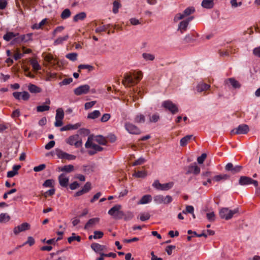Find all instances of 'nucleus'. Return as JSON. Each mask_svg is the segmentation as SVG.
<instances>
[{"mask_svg":"<svg viewBox=\"0 0 260 260\" xmlns=\"http://www.w3.org/2000/svg\"><path fill=\"white\" fill-rule=\"evenodd\" d=\"M69 38L68 35H64V36L59 37L57 38L53 42V44L55 46L62 44L64 42L66 41Z\"/></svg>","mask_w":260,"mask_h":260,"instance_id":"25","label":"nucleus"},{"mask_svg":"<svg viewBox=\"0 0 260 260\" xmlns=\"http://www.w3.org/2000/svg\"><path fill=\"white\" fill-rule=\"evenodd\" d=\"M192 19L193 17H190L185 20L181 21L178 25V30L180 31L181 34L185 31L188 26L189 22H190Z\"/></svg>","mask_w":260,"mask_h":260,"instance_id":"12","label":"nucleus"},{"mask_svg":"<svg viewBox=\"0 0 260 260\" xmlns=\"http://www.w3.org/2000/svg\"><path fill=\"white\" fill-rule=\"evenodd\" d=\"M78 54L77 53H68L66 55V58L72 61H75L77 60Z\"/></svg>","mask_w":260,"mask_h":260,"instance_id":"49","label":"nucleus"},{"mask_svg":"<svg viewBox=\"0 0 260 260\" xmlns=\"http://www.w3.org/2000/svg\"><path fill=\"white\" fill-rule=\"evenodd\" d=\"M125 128L126 130L131 134L134 135H138L141 133V131L140 129L133 124V123L129 122H126L125 124Z\"/></svg>","mask_w":260,"mask_h":260,"instance_id":"10","label":"nucleus"},{"mask_svg":"<svg viewBox=\"0 0 260 260\" xmlns=\"http://www.w3.org/2000/svg\"><path fill=\"white\" fill-rule=\"evenodd\" d=\"M121 208L120 205H116L108 211V213L115 219H121L124 216V213L120 210Z\"/></svg>","mask_w":260,"mask_h":260,"instance_id":"3","label":"nucleus"},{"mask_svg":"<svg viewBox=\"0 0 260 260\" xmlns=\"http://www.w3.org/2000/svg\"><path fill=\"white\" fill-rule=\"evenodd\" d=\"M21 168L20 165H15L13 167L11 171H8L7 173V177L12 178L18 174V170Z\"/></svg>","mask_w":260,"mask_h":260,"instance_id":"22","label":"nucleus"},{"mask_svg":"<svg viewBox=\"0 0 260 260\" xmlns=\"http://www.w3.org/2000/svg\"><path fill=\"white\" fill-rule=\"evenodd\" d=\"M75 240L80 242L81 241V237L79 236H76L75 233H72V236L68 238V241L70 243Z\"/></svg>","mask_w":260,"mask_h":260,"instance_id":"45","label":"nucleus"},{"mask_svg":"<svg viewBox=\"0 0 260 260\" xmlns=\"http://www.w3.org/2000/svg\"><path fill=\"white\" fill-rule=\"evenodd\" d=\"M30 64L32 66L34 70L38 71L41 69V66H40L38 61L36 59H31L30 60Z\"/></svg>","mask_w":260,"mask_h":260,"instance_id":"44","label":"nucleus"},{"mask_svg":"<svg viewBox=\"0 0 260 260\" xmlns=\"http://www.w3.org/2000/svg\"><path fill=\"white\" fill-rule=\"evenodd\" d=\"M89 91L90 86L87 84H84L75 88L74 92L76 95H81L87 94Z\"/></svg>","mask_w":260,"mask_h":260,"instance_id":"9","label":"nucleus"},{"mask_svg":"<svg viewBox=\"0 0 260 260\" xmlns=\"http://www.w3.org/2000/svg\"><path fill=\"white\" fill-rule=\"evenodd\" d=\"M101 115V113L99 110H94L93 112L89 113L87 115L88 119H94L99 117Z\"/></svg>","mask_w":260,"mask_h":260,"instance_id":"34","label":"nucleus"},{"mask_svg":"<svg viewBox=\"0 0 260 260\" xmlns=\"http://www.w3.org/2000/svg\"><path fill=\"white\" fill-rule=\"evenodd\" d=\"M93 141V137L89 136L85 144V147L86 148H91L92 149L88 151V154L90 155H92L98 152L103 150L102 147L94 144Z\"/></svg>","mask_w":260,"mask_h":260,"instance_id":"1","label":"nucleus"},{"mask_svg":"<svg viewBox=\"0 0 260 260\" xmlns=\"http://www.w3.org/2000/svg\"><path fill=\"white\" fill-rule=\"evenodd\" d=\"M249 131V126L247 124L239 125L237 128L231 131V134H246Z\"/></svg>","mask_w":260,"mask_h":260,"instance_id":"7","label":"nucleus"},{"mask_svg":"<svg viewBox=\"0 0 260 260\" xmlns=\"http://www.w3.org/2000/svg\"><path fill=\"white\" fill-rule=\"evenodd\" d=\"M192 135H187L183 138H182L180 140V145L181 146H186L188 142L190 140V139L192 138Z\"/></svg>","mask_w":260,"mask_h":260,"instance_id":"33","label":"nucleus"},{"mask_svg":"<svg viewBox=\"0 0 260 260\" xmlns=\"http://www.w3.org/2000/svg\"><path fill=\"white\" fill-rule=\"evenodd\" d=\"M79 71L80 72L82 69H87L89 71H91L93 70V67L89 64H80L78 66Z\"/></svg>","mask_w":260,"mask_h":260,"instance_id":"53","label":"nucleus"},{"mask_svg":"<svg viewBox=\"0 0 260 260\" xmlns=\"http://www.w3.org/2000/svg\"><path fill=\"white\" fill-rule=\"evenodd\" d=\"M32 33H29L26 35H21L15 39V41L18 43L24 42L27 43L32 40Z\"/></svg>","mask_w":260,"mask_h":260,"instance_id":"16","label":"nucleus"},{"mask_svg":"<svg viewBox=\"0 0 260 260\" xmlns=\"http://www.w3.org/2000/svg\"><path fill=\"white\" fill-rule=\"evenodd\" d=\"M195 11V9L193 7H189L187 8L184 10L182 13H177L174 17V21L177 22L178 21L183 19L184 17L189 16V15L193 13Z\"/></svg>","mask_w":260,"mask_h":260,"instance_id":"4","label":"nucleus"},{"mask_svg":"<svg viewBox=\"0 0 260 260\" xmlns=\"http://www.w3.org/2000/svg\"><path fill=\"white\" fill-rule=\"evenodd\" d=\"M120 6V4L118 1H115L113 2V12L114 14H116L118 12V9L119 8Z\"/></svg>","mask_w":260,"mask_h":260,"instance_id":"51","label":"nucleus"},{"mask_svg":"<svg viewBox=\"0 0 260 260\" xmlns=\"http://www.w3.org/2000/svg\"><path fill=\"white\" fill-rule=\"evenodd\" d=\"M47 22V19H43L40 23H35L32 26L31 28L33 29H39L40 28H41L42 27L45 25V24Z\"/></svg>","mask_w":260,"mask_h":260,"instance_id":"35","label":"nucleus"},{"mask_svg":"<svg viewBox=\"0 0 260 260\" xmlns=\"http://www.w3.org/2000/svg\"><path fill=\"white\" fill-rule=\"evenodd\" d=\"M29 229L30 224L27 222H24L20 225L15 226L13 229V233L15 235H17L20 232L25 231Z\"/></svg>","mask_w":260,"mask_h":260,"instance_id":"13","label":"nucleus"},{"mask_svg":"<svg viewBox=\"0 0 260 260\" xmlns=\"http://www.w3.org/2000/svg\"><path fill=\"white\" fill-rule=\"evenodd\" d=\"M152 201V197L150 194H146L142 197L140 201L138 203V204H148Z\"/></svg>","mask_w":260,"mask_h":260,"instance_id":"26","label":"nucleus"},{"mask_svg":"<svg viewBox=\"0 0 260 260\" xmlns=\"http://www.w3.org/2000/svg\"><path fill=\"white\" fill-rule=\"evenodd\" d=\"M147 176V172L145 171L136 172L133 176L137 178H145Z\"/></svg>","mask_w":260,"mask_h":260,"instance_id":"46","label":"nucleus"},{"mask_svg":"<svg viewBox=\"0 0 260 260\" xmlns=\"http://www.w3.org/2000/svg\"><path fill=\"white\" fill-rule=\"evenodd\" d=\"M55 119H63L64 117V112L62 108H58L56 111Z\"/></svg>","mask_w":260,"mask_h":260,"instance_id":"42","label":"nucleus"},{"mask_svg":"<svg viewBox=\"0 0 260 260\" xmlns=\"http://www.w3.org/2000/svg\"><path fill=\"white\" fill-rule=\"evenodd\" d=\"M86 14L85 12H81L76 14L74 17V21H78L79 20H82L85 18Z\"/></svg>","mask_w":260,"mask_h":260,"instance_id":"37","label":"nucleus"},{"mask_svg":"<svg viewBox=\"0 0 260 260\" xmlns=\"http://www.w3.org/2000/svg\"><path fill=\"white\" fill-rule=\"evenodd\" d=\"M162 106L170 111L173 114H175L178 112V108L177 105L170 100L163 102L162 103Z\"/></svg>","mask_w":260,"mask_h":260,"instance_id":"6","label":"nucleus"},{"mask_svg":"<svg viewBox=\"0 0 260 260\" xmlns=\"http://www.w3.org/2000/svg\"><path fill=\"white\" fill-rule=\"evenodd\" d=\"M44 59L46 61L53 64H55L57 62V60L54 59L53 56L51 54L45 55Z\"/></svg>","mask_w":260,"mask_h":260,"instance_id":"41","label":"nucleus"},{"mask_svg":"<svg viewBox=\"0 0 260 260\" xmlns=\"http://www.w3.org/2000/svg\"><path fill=\"white\" fill-rule=\"evenodd\" d=\"M81 126V124L77 123L75 124H68L60 128L61 131H65L71 129H77Z\"/></svg>","mask_w":260,"mask_h":260,"instance_id":"21","label":"nucleus"},{"mask_svg":"<svg viewBox=\"0 0 260 260\" xmlns=\"http://www.w3.org/2000/svg\"><path fill=\"white\" fill-rule=\"evenodd\" d=\"M207 157V155L205 153H203L200 156L198 157L197 160L199 164H202L204 162L205 159Z\"/></svg>","mask_w":260,"mask_h":260,"instance_id":"60","label":"nucleus"},{"mask_svg":"<svg viewBox=\"0 0 260 260\" xmlns=\"http://www.w3.org/2000/svg\"><path fill=\"white\" fill-rule=\"evenodd\" d=\"M214 0H203L202 6L206 9H211L214 6Z\"/></svg>","mask_w":260,"mask_h":260,"instance_id":"27","label":"nucleus"},{"mask_svg":"<svg viewBox=\"0 0 260 260\" xmlns=\"http://www.w3.org/2000/svg\"><path fill=\"white\" fill-rule=\"evenodd\" d=\"M54 181L51 179L46 180L43 183V186L45 187H52Z\"/></svg>","mask_w":260,"mask_h":260,"instance_id":"64","label":"nucleus"},{"mask_svg":"<svg viewBox=\"0 0 260 260\" xmlns=\"http://www.w3.org/2000/svg\"><path fill=\"white\" fill-rule=\"evenodd\" d=\"M173 186V182H169L167 183L161 184V190H168L171 188Z\"/></svg>","mask_w":260,"mask_h":260,"instance_id":"50","label":"nucleus"},{"mask_svg":"<svg viewBox=\"0 0 260 260\" xmlns=\"http://www.w3.org/2000/svg\"><path fill=\"white\" fill-rule=\"evenodd\" d=\"M239 183L241 185H246L252 184L255 187H257L258 184L256 180H253L251 178L246 176H241L239 179Z\"/></svg>","mask_w":260,"mask_h":260,"instance_id":"8","label":"nucleus"},{"mask_svg":"<svg viewBox=\"0 0 260 260\" xmlns=\"http://www.w3.org/2000/svg\"><path fill=\"white\" fill-rule=\"evenodd\" d=\"M123 85L125 86H130L136 84L132 75L125 74L124 75V79L122 82Z\"/></svg>","mask_w":260,"mask_h":260,"instance_id":"14","label":"nucleus"},{"mask_svg":"<svg viewBox=\"0 0 260 260\" xmlns=\"http://www.w3.org/2000/svg\"><path fill=\"white\" fill-rule=\"evenodd\" d=\"M71 15V12L69 9H65L61 14V17L62 19H66L69 17Z\"/></svg>","mask_w":260,"mask_h":260,"instance_id":"54","label":"nucleus"},{"mask_svg":"<svg viewBox=\"0 0 260 260\" xmlns=\"http://www.w3.org/2000/svg\"><path fill=\"white\" fill-rule=\"evenodd\" d=\"M145 120L144 116L141 114L137 115L135 118V121L137 123H143Z\"/></svg>","mask_w":260,"mask_h":260,"instance_id":"47","label":"nucleus"},{"mask_svg":"<svg viewBox=\"0 0 260 260\" xmlns=\"http://www.w3.org/2000/svg\"><path fill=\"white\" fill-rule=\"evenodd\" d=\"M91 249L95 252L99 253L101 255V254H104L102 252L106 250L107 247L105 245H101L97 243H93L91 245Z\"/></svg>","mask_w":260,"mask_h":260,"instance_id":"18","label":"nucleus"},{"mask_svg":"<svg viewBox=\"0 0 260 260\" xmlns=\"http://www.w3.org/2000/svg\"><path fill=\"white\" fill-rule=\"evenodd\" d=\"M91 188V184L89 182H86L82 189L85 193L88 192Z\"/></svg>","mask_w":260,"mask_h":260,"instance_id":"61","label":"nucleus"},{"mask_svg":"<svg viewBox=\"0 0 260 260\" xmlns=\"http://www.w3.org/2000/svg\"><path fill=\"white\" fill-rule=\"evenodd\" d=\"M55 141H51L49 142L45 146V148L47 150H50L52 148H53L55 145Z\"/></svg>","mask_w":260,"mask_h":260,"instance_id":"62","label":"nucleus"},{"mask_svg":"<svg viewBox=\"0 0 260 260\" xmlns=\"http://www.w3.org/2000/svg\"><path fill=\"white\" fill-rule=\"evenodd\" d=\"M132 76L137 84L142 78V73L141 71L134 72Z\"/></svg>","mask_w":260,"mask_h":260,"instance_id":"38","label":"nucleus"},{"mask_svg":"<svg viewBox=\"0 0 260 260\" xmlns=\"http://www.w3.org/2000/svg\"><path fill=\"white\" fill-rule=\"evenodd\" d=\"M229 82L231 85L234 88H238L240 87L239 83L234 79L230 78L229 79Z\"/></svg>","mask_w":260,"mask_h":260,"instance_id":"56","label":"nucleus"},{"mask_svg":"<svg viewBox=\"0 0 260 260\" xmlns=\"http://www.w3.org/2000/svg\"><path fill=\"white\" fill-rule=\"evenodd\" d=\"M100 221V218L95 217L90 219L86 223L84 226V229L86 230H89L93 228Z\"/></svg>","mask_w":260,"mask_h":260,"instance_id":"20","label":"nucleus"},{"mask_svg":"<svg viewBox=\"0 0 260 260\" xmlns=\"http://www.w3.org/2000/svg\"><path fill=\"white\" fill-rule=\"evenodd\" d=\"M58 181L60 185L67 187L69 183V177L65 174L62 173L58 176Z\"/></svg>","mask_w":260,"mask_h":260,"instance_id":"17","label":"nucleus"},{"mask_svg":"<svg viewBox=\"0 0 260 260\" xmlns=\"http://www.w3.org/2000/svg\"><path fill=\"white\" fill-rule=\"evenodd\" d=\"M145 161V159L143 157H140L136 160L133 164V166H137L143 164Z\"/></svg>","mask_w":260,"mask_h":260,"instance_id":"63","label":"nucleus"},{"mask_svg":"<svg viewBox=\"0 0 260 260\" xmlns=\"http://www.w3.org/2000/svg\"><path fill=\"white\" fill-rule=\"evenodd\" d=\"M229 176L226 174L217 175L213 177V180L215 182H220L222 180H225L229 178Z\"/></svg>","mask_w":260,"mask_h":260,"instance_id":"31","label":"nucleus"},{"mask_svg":"<svg viewBox=\"0 0 260 260\" xmlns=\"http://www.w3.org/2000/svg\"><path fill=\"white\" fill-rule=\"evenodd\" d=\"M150 215L148 213H141L140 215V219L141 221H145L148 220L150 218Z\"/></svg>","mask_w":260,"mask_h":260,"instance_id":"57","label":"nucleus"},{"mask_svg":"<svg viewBox=\"0 0 260 260\" xmlns=\"http://www.w3.org/2000/svg\"><path fill=\"white\" fill-rule=\"evenodd\" d=\"M73 82V79L72 78H67L63 79L61 82L59 83L60 86L67 85Z\"/></svg>","mask_w":260,"mask_h":260,"instance_id":"52","label":"nucleus"},{"mask_svg":"<svg viewBox=\"0 0 260 260\" xmlns=\"http://www.w3.org/2000/svg\"><path fill=\"white\" fill-rule=\"evenodd\" d=\"M17 35H18V34H15L12 32H8L4 36L3 38L5 40L7 41H9L10 40L15 37Z\"/></svg>","mask_w":260,"mask_h":260,"instance_id":"40","label":"nucleus"},{"mask_svg":"<svg viewBox=\"0 0 260 260\" xmlns=\"http://www.w3.org/2000/svg\"><path fill=\"white\" fill-rule=\"evenodd\" d=\"M56 155L60 159H66L67 160H75L76 158L75 155L69 154L61 150H56Z\"/></svg>","mask_w":260,"mask_h":260,"instance_id":"11","label":"nucleus"},{"mask_svg":"<svg viewBox=\"0 0 260 260\" xmlns=\"http://www.w3.org/2000/svg\"><path fill=\"white\" fill-rule=\"evenodd\" d=\"M50 109V106L48 105H40L37 107V111L38 112H42Z\"/></svg>","mask_w":260,"mask_h":260,"instance_id":"48","label":"nucleus"},{"mask_svg":"<svg viewBox=\"0 0 260 260\" xmlns=\"http://www.w3.org/2000/svg\"><path fill=\"white\" fill-rule=\"evenodd\" d=\"M94 239H101L103 237L104 233L101 231H95L94 232Z\"/></svg>","mask_w":260,"mask_h":260,"instance_id":"59","label":"nucleus"},{"mask_svg":"<svg viewBox=\"0 0 260 260\" xmlns=\"http://www.w3.org/2000/svg\"><path fill=\"white\" fill-rule=\"evenodd\" d=\"M35 241V239L32 237L29 236L27 238V240L22 245H20L16 247V249L21 247L22 246L25 245V244H28L29 246H32L34 244Z\"/></svg>","mask_w":260,"mask_h":260,"instance_id":"43","label":"nucleus"},{"mask_svg":"<svg viewBox=\"0 0 260 260\" xmlns=\"http://www.w3.org/2000/svg\"><path fill=\"white\" fill-rule=\"evenodd\" d=\"M66 142L67 144L74 145L77 148L80 147L82 144V140L78 135L70 136L66 140Z\"/></svg>","mask_w":260,"mask_h":260,"instance_id":"5","label":"nucleus"},{"mask_svg":"<svg viewBox=\"0 0 260 260\" xmlns=\"http://www.w3.org/2000/svg\"><path fill=\"white\" fill-rule=\"evenodd\" d=\"M225 169L227 171H231L233 174H235L241 171L242 167L241 166H236L234 167L232 163L230 162L225 166Z\"/></svg>","mask_w":260,"mask_h":260,"instance_id":"19","label":"nucleus"},{"mask_svg":"<svg viewBox=\"0 0 260 260\" xmlns=\"http://www.w3.org/2000/svg\"><path fill=\"white\" fill-rule=\"evenodd\" d=\"M96 102L95 101L86 103L84 105L85 109L88 110L92 108L96 104Z\"/></svg>","mask_w":260,"mask_h":260,"instance_id":"58","label":"nucleus"},{"mask_svg":"<svg viewBox=\"0 0 260 260\" xmlns=\"http://www.w3.org/2000/svg\"><path fill=\"white\" fill-rule=\"evenodd\" d=\"M238 212V208L231 210L228 208H222L219 210V215L221 218L225 220H229L234 216V214Z\"/></svg>","mask_w":260,"mask_h":260,"instance_id":"2","label":"nucleus"},{"mask_svg":"<svg viewBox=\"0 0 260 260\" xmlns=\"http://www.w3.org/2000/svg\"><path fill=\"white\" fill-rule=\"evenodd\" d=\"M28 89L31 93H37L41 92V89L35 84H30L28 86Z\"/></svg>","mask_w":260,"mask_h":260,"instance_id":"29","label":"nucleus"},{"mask_svg":"<svg viewBox=\"0 0 260 260\" xmlns=\"http://www.w3.org/2000/svg\"><path fill=\"white\" fill-rule=\"evenodd\" d=\"M93 141L98 143L99 144H100L101 145H106V144L107 143V141H106L105 138H104L103 136H101V135L96 136L94 138L93 137Z\"/></svg>","mask_w":260,"mask_h":260,"instance_id":"30","label":"nucleus"},{"mask_svg":"<svg viewBox=\"0 0 260 260\" xmlns=\"http://www.w3.org/2000/svg\"><path fill=\"white\" fill-rule=\"evenodd\" d=\"M210 87V86L207 84L200 83L197 86L196 89L198 92H201L209 89Z\"/></svg>","mask_w":260,"mask_h":260,"instance_id":"23","label":"nucleus"},{"mask_svg":"<svg viewBox=\"0 0 260 260\" xmlns=\"http://www.w3.org/2000/svg\"><path fill=\"white\" fill-rule=\"evenodd\" d=\"M13 96L18 100L21 99L24 101H27L29 99L30 95L27 91L23 92H14L13 93Z\"/></svg>","mask_w":260,"mask_h":260,"instance_id":"15","label":"nucleus"},{"mask_svg":"<svg viewBox=\"0 0 260 260\" xmlns=\"http://www.w3.org/2000/svg\"><path fill=\"white\" fill-rule=\"evenodd\" d=\"M206 216L210 221H214L215 219V215L213 212L207 213Z\"/></svg>","mask_w":260,"mask_h":260,"instance_id":"55","label":"nucleus"},{"mask_svg":"<svg viewBox=\"0 0 260 260\" xmlns=\"http://www.w3.org/2000/svg\"><path fill=\"white\" fill-rule=\"evenodd\" d=\"M142 57L146 61H152L155 59V56L149 53H143Z\"/></svg>","mask_w":260,"mask_h":260,"instance_id":"36","label":"nucleus"},{"mask_svg":"<svg viewBox=\"0 0 260 260\" xmlns=\"http://www.w3.org/2000/svg\"><path fill=\"white\" fill-rule=\"evenodd\" d=\"M164 197L162 195H156L154 197V202L156 204H164Z\"/></svg>","mask_w":260,"mask_h":260,"instance_id":"39","label":"nucleus"},{"mask_svg":"<svg viewBox=\"0 0 260 260\" xmlns=\"http://www.w3.org/2000/svg\"><path fill=\"white\" fill-rule=\"evenodd\" d=\"M74 170V167L72 165H69L64 166L59 168V170L62 172H65L67 173H70L73 172Z\"/></svg>","mask_w":260,"mask_h":260,"instance_id":"32","label":"nucleus"},{"mask_svg":"<svg viewBox=\"0 0 260 260\" xmlns=\"http://www.w3.org/2000/svg\"><path fill=\"white\" fill-rule=\"evenodd\" d=\"M11 219L10 216L6 213L0 214V223H6L9 222Z\"/></svg>","mask_w":260,"mask_h":260,"instance_id":"28","label":"nucleus"},{"mask_svg":"<svg viewBox=\"0 0 260 260\" xmlns=\"http://www.w3.org/2000/svg\"><path fill=\"white\" fill-rule=\"evenodd\" d=\"M200 172V168L196 165H191L188 167V173L198 174Z\"/></svg>","mask_w":260,"mask_h":260,"instance_id":"24","label":"nucleus"}]
</instances>
